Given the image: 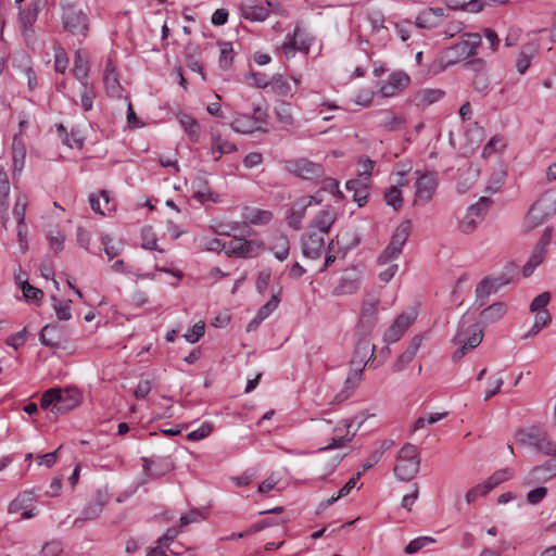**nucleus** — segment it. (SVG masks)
I'll return each instance as SVG.
<instances>
[{"label":"nucleus","mask_w":556,"mask_h":556,"mask_svg":"<svg viewBox=\"0 0 556 556\" xmlns=\"http://www.w3.org/2000/svg\"><path fill=\"white\" fill-rule=\"evenodd\" d=\"M504 384V379L500 374L494 375L490 379L489 388L484 395V401L490 400L492 396L497 394L501 391V388Z\"/></svg>","instance_id":"obj_63"},{"label":"nucleus","mask_w":556,"mask_h":556,"mask_svg":"<svg viewBox=\"0 0 556 556\" xmlns=\"http://www.w3.org/2000/svg\"><path fill=\"white\" fill-rule=\"evenodd\" d=\"M210 135L212 153H218V155L214 157V161H218L223 154H229L237 151V146L224 138L218 130L212 129Z\"/></svg>","instance_id":"obj_23"},{"label":"nucleus","mask_w":556,"mask_h":556,"mask_svg":"<svg viewBox=\"0 0 556 556\" xmlns=\"http://www.w3.org/2000/svg\"><path fill=\"white\" fill-rule=\"evenodd\" d=\"M514 476V470L510 468H503L496 470L492 476H490L485 481L489 485L494 489L501 483L509 480Z\"/></svg>","instance_id":"obj_49"},{"label":"nucleus","mask_w":556,"mask_h":556,"mask_svg":"<svg viewBox=\"0 0 556 556\" xmlns=\"http://www.w3.org/2000/svg\"><path fill=\"white\" fill-rule=\"evenodd\" d=\"M72 72L73 75L79 80L87 78L89 73V60L88 55L83 50H77L75 52L74 66Z\"/></svg>","instance_id":"obj_35"},{"label":"nucleus","mask_w":556,"mask_h":556,"mask_svg":"<svg viewBox=\"0 0 556 556\" xmlns=\"http://www.w3.org/2000/svg\"><path fill=\"white\" fill-rule=\"evenodd\" d=\"M397 464L394 467L395 476L402 481L412 480L419 471L420 459L417 447L405 444L397 453Z\"/></svg>","instance_id":"obj_6"},{"label":"nucleus","mask_w":556,"mask_h":556,"mask_svg":"<svg viewBox=\"0 0 556 556\" xmlns=\"http://www.w3.org/2000/svg\"><path fill=\"white\" fill-rule=\"evenodd\" d=\"M60 329L59 326L55 324H48L43 326L39 333V340L41 344L54 348L58 346L60 343Z\"/></svg>","instance_id":"obj_34"},{"label":"nucleus","mask_w":556,"mask_h":556,"mask_svg":"<svg viewBox=\"0 0 556 556\" xmlns=\"http://www.w3.org/2000/svg\"><path fill=\"white\" fill-rule=\"evenodd\" d=\"M494 282H496V280L485 277L477 285L475 305H478V307L484 306L488 303L489 296L497 292Z\"/></svg>","instance_id":"obj_29"},{"label":"nucleus","mask_w":556,"mask_h":556,"mask_svg":"<svg viewBox=\"0 0 556 556\" xmlns=\"http://www.w3.org/2000/svg\"><path fill=\"white\" fill-rule=\"evenodd\" d=\"M12 157L14 170H22L26 157V147L20 135H15L12 142Z\"/></svg>","instance_id":"obj_37"},{"label":"nucleus","mask_w":556,"mask_h":556,"mask_svg":"<svg viewBox=\"0 0 556 556\" xmlns=\"http://www.w3.org/2000/svg\"><path fill=\"white\" fill-rule=\"evenodd\" d=\"M264 248L263 242L256 240H247L233 236V238L226 242L225 253L228 256L236 257H254L258 254L260 250Z\"/></svg>","instance_id":"obj_10"},{"label":"nucleus","mask_w":556,"mask_h":556,"mask_svg":"<svg viewBox=\"0 0 556 556\" xmlns=\"http://www.w3.org/2000/svg\"><path fill=\"white\" fill-rule=\"evenodd\" d=\"M180 122L190 139L197 141L200 135V126L197 121L189 116H185V118H182Z\"/></svg>","instance_id":"obj_61"},{"label":"nucleus","mask_w":556,"mask_h":556,"mask_svg":"<svg viewBox=\"0 0 556 556\" xmlns=\"http://www.w3.org/2000/svg\"><path fill=\"white\" fill-rule=\"evenodd\" d=\"M415 203H427L429 202L438 187V176L435 172H427L420 175L415 184Z\"/></svg>","instance_id":"obj_11"},{"label":"nucleus","mask_w":556,"mask_h":556,"mask_svg":"<svg viewBox=\"0 0 556 556\" xmlns=\"http://www.w3.org/2000/svg\"><path fill=\"white\" fill-rule=\"evenodd\" d=\"M401 253L402 251H400L399 249L394 248L389 243L388 247L379 255L378 263L380 265L389 264L392 261L396 260Z\"/></svg>","instance_id":"obj_62"},{"label":"nucleus","mask_w":556,"mask_h":556,"mask_svg":"<svg viewBox=\"0 0 556 556\" xmlns=\"http://www.w3.org/2000/svg\"><path fill=\"white\" fill-rule=\"evenodd\" d=\"M346 189L349 191H354L353 200L358 203V206L366 204L368 198V189L366 185L358 180H349L346 182Z\"/></svg>","instance_id":"obj_40"},{"label":"nucleus","mask_w":556,"mask_h":556,"mask_svg":"<svg viewBox=\"0 0 556 556\" xmlns=\"http://www.w3.org/2000/svg\"><path fill=\"white\" fill-rule=\"evenodd\" d=\"M103 83L109 96L116 98L122 97L123 88L119 84L117 73L112 60H108L106 62L103 75Z\"/></svg>","instance_id":"obj_22"},{"label":"nucleus","mask_w":556,"mask_h":556,"mask_svg":"<svg viewBox=\"0 0 556 556\" xmlns=\"http://www.w3.org/2000/svg\"><path fill=\"white\" fill-rule=\"evenodd\" d=\"M220 48L219 53V66L223 70H228L233 61V48L231 42L220 41L218 42Z\"/></svg>","instance_id":"obj_44"},{"label":"nucleus","mask_w":556,"mask_h":556,"mask_svg":"<svg viewBox=\"0 0 556 556\" xmlns=\"http://www.w3.org/2000/svg\"><path fill=\"white\" fill-rule=\"evenodd\" d=\"M325 250L324 235L317 231H309L302 237V253L305 257L317 260Z\"/></svg>","instance_id":"obj_15"},{"label":"nucleus","mask_w":556,"mask_h":556,"mask_svg":"<svg viewBox=\"0 0 556 556\" xmlns=\"http://www.w3.org/2000/svg\"><path fill=\"white\" fill-rule=\"evenodd\" d=\"M422 337L415 336L407 349L399 356L397 361L393 365V370L395 372L402 371L416 356L420 345H421Z\"/></svg>","instance_id":"obj_24"},{"label":"nucleus","mask_w":556,"mask_h":556,"mask_svg":"<svg viewBox=\"0 0 556 556\" xmlns=\"http://www.w3.org/2000/svg\"><path fill=\"white\" fill-rule=\"evenodd\" d=\"M435 542V539L431 536H419L414 540H412L406 547L404 548V552L406 554H415L425 546L432 544Z\"/></svg>","instance_id":"obj_53"},{"label":"nucleus","mask_w":556,"mask_h":556,"mask_svg":"<svg viewBox=\"0 0 556 556\" xmlns=\"http://www.w3.org/2000/svg\"><path fill=\"white\" fill-rule=\"evenodd\" d=\"M444 96L445 91L442 89L425 88L415 92L412 101L417 108L426 109L440 101Z\"/></svg>","instance_id":"obj_21"},{"label":"nucleus","mask_w":556,"mask_h":556,"mask_svg":"<svg viewBox=\"0 0 556 556\" xmlns=\"http://www.w3.org/2000/svg\"><path fill=\"white\" fill-rule=\"evenodd\" d=\"M40 9V0H35L21 10L18 14L20 27H33Z\"/></svg>","instance_id":"obj_32"},{"label":"nucleus","mask_w":556,"mask_h":556,"mask_svg":"<svg viewBox=\"0 0 556 556\" xmlns=\"http://www.w3.org/2000/svg\"><path fill=\"white\" fill-rule=\"evenodd\" d=\"M233 131L239 134H251L255 130H260L261 127L255 125L253 117L247 114L238 115L230 124Z\"/></svg>","instance_id":"obj_33"},{"label":"nucleus","mask_w":556,"mask_h":556,"mask_svg":"<svg viewBox=\"0 0 556 556\" xmlns=\"http://www.w3.org/2000/svg\"><path fill=\"white\" fill-rule=\"evenodd\" d=\"M285 169L296 177L315 182L321 181L325 176V170L321 164L315 163L305 157L286 161Z\"/></svg>","instance_id":"obj_8"},{"label":"nucleus","mask_w":556,"mask_h":556,"mask_svg":"<svg viewBox=\"0 0 556 556\" xmlns=\"http://www.w3.org/2000/svg\"><path fill=\"white\" fill-rule=\"evenodd\" d=\"M380 300L368 298L364 300L361 308L359 320L355 326V338H368L378 321Z\"/></svg>","instance_id":"obj_7"},{"label":"nucleus","mask_w":556,"mask_h":556,"mask_svg":"<svg viewBox=\"0 0 556 556\" xmlns=\"http://www.w3.org/2000/svg\"><path fill=\"white\" fill-rule=\"evenodd\" d=\"M80 393L77 389H60L56 388V396L52 413L66 414L67 412L77 407L80 403Z\"/></svg>","instance_id":"obj_12"},{"label":"nucleus","mask_w":556,"mask_h":556,"mask_svg":"<svg viewBox=\"0 0 556 556\" xmlns=\"http://www.w3.org/2000/svg\"><path fill=\"white\" fill-rule=\"evenodd\" d=\"M298 30L295 29L292 35H288L281 49L287 58L293 56L296 51H301L305 54L309 51V43L305 40L298 41Z\"/></svg>","instance_id":"obj_31"},{"label":"nucleus","mask_w":556,"mask_h":556,"mask_svg":"<svg viewBox=\"0 0 556 556\" xmlns=\"http://www.w3.org/2000/svg\"><path fill=\"white\" fill-rule=\"evenodd\" d=\"M480 45L481 36L479 34H464L458 42L443 51L441 61L445 66L454 65L463 60L468 59L471 55H475Z\"/></svg>","instance_id":"obj_4"},{"label":"nucleus","mask_w":556,"mask_h":556,"mask_svg":"<svg viewBox=\"0 0 556 556\" xmlns=\"http://www.w3.org/2000/svg\"><path fill=\"white\" fill-rule=\"evenodd\" d=\"M242 217L245 223L252 225H265L268 224L273 219V213L267 210L253 208V207H244Z\"/></svg>","instance_id":"obj_30"},{"label":"nucleus","mask_w":556,"mask_h":556,"mask_svg":"<svg viewBox=\"0 0 556 556\" xmlns=\"http://www.w3.org/2000/svg\"><path fill=\"white\" fill-rule=\"evenodd\" d=\"M316 429L331 434V443L320 447L319 451L334 450L345 446L353 440L356 431H351L352 421L344 419L333 425V421L327 418L314 419Z\"/></svg>","instance_id":"obj_2"},{"label":"nucleus","mask_w":556,"mask_h":556,"mask_svg":"<svg viewBox=\"0 0 556 556\" xmlns=\"http://www.w3.org/2000/svg\"><path fill=\"white\" fill-rule=\"evenodd\" d=\"M545 429L540 426H531L529 428L518 429L515 433V438L518 443L531 447H535L539 439L543 434Z\"/></svg>","instance_id":"obj_26"},{"label":"nucleus","mask_w":556,"mask_h":556,"mask_svg":"<svg viewBox=\"0 0 556 556\" xmlns=\"http://www.w3.org/2000/svg\"><path fill=\"white\" fill-rule=\"evenodd\" d=\"M412 231V224L409 220L402 222L395 229L390 244L394 248L399 249L400 251L403 250L404 244L406 243L407 239L409 238Z\"/></svg>","instance_id":"obj_36"},{"label":"nucleus","mask_w":556,"mask_h":556,"mask_svg":"<svg viewBox=\"0 0 556 556\" xmlns=\"http://www.w3.org/2000/svg\"><path fill=\"white\" fill-rule=\"evenodd\" d=\"M364 374L362 369H351L343 390H341L332 400L331 404H340L348 400L355 389L358 387L359 382L363 380Z\"/></svg>","instance_id":"obj_20"},{"label":"nucleus","mask_w":556,"mask_h":556,"mask_svg":"<svg viewBox=\"0 0 556 556\" xmlns=\"http://www.w3.org/2000/svg\"><path fill=\"white\" fill-rule=\"evenodd\" d=\"M532 60V49H522L516 61V68L519 74H525L529 68Z\"/></svg>","instance_id":"obj_56"},{"label":"nucleus","mask_w":556,"mask_h":556,"mask_svg":"<svg viewBox=\"0 0 556 556\" xmlns=\"http://www.w3.org/2000/svg\"><path fill=\"white\" fill-rule=\"evenodd\" d=\"M213 425L211 422H203L198 429L189 432L187 439L190 441H199L211 434Z\"/></svg>","instance_id":"obj_60"},{"label":"nucleus","mask_w":556,"mask_h":556,"mask_svg":"<svg viewBox=\"0 0 556 556\" xmlns=\"http://www.w3.org/2000/svg\"><path fill=\"white\" fill-rule=\"evenodd\" d=\"M551 301V293L545 291L535 296L531 304H530V311L531 312H545L546 306L548 305Z\"/></svg>","instance_id":"obj_58"},{"label":"nucleus","mask_w":556,"mask_h":556,"mask_svg":"<svg viewBox=\"0 0 556 556\" xmlns=\"http://www.w3.org/2000/svg\"><path fill=\"white\" fill-rule=\"evenodd\" d=\"M416 316L413 314H400L392 325L386 330L383 339L387 343L397 342L406 332V330L414 324Z\"/></svg>","instance_id":"obj_14"},{"label":"nucleus","mask_w":556,"mask_h":556,"mask_svg":"<svg viewBox=\"0 0 556 556\" xmlns=\"http://www.w3.org/2000/svg\"><path fill=\"white\" fill-rule=\"evenodd\" d=\"M312 205V200L306 198H298L292 204L287 216L289 227L294 230L301 229L302 220L306 215V210Z\"/></svg>","instance_id":"obj_17"},{"label":"nucleus","mask_w":556,"mask_h":556,"mask_svg":"<svg viewBox=\"0 0 556 556\" xmlns=\"http://www.w3.org/2000/svg\"><path fill=\"white\" fill-rule=\"evenodd\" d=\"M479 223V219L467 212L464 218L459 222V229L464 233H471L475 231Z\"/></svg>","instance_id":"obj_64"},{"label":"nucleus","mask_w":556,"mask_h":556,"mask_svg":"<svg viewBox=\"0 0 556 556\" xmlns=\"http://www.w3.org/2000/svg\"><path fill=\"white\" fill-rule=\"evenodd\" d=\"M361 286V278L357 275H344L332 290V295H350L357 292Z\"/></svg>","instance_id":"obj_25"},{"label":"nucleus","mask_w":556,"mask_h":556,"mask_svg":"<svg viewBox=\"0 0 556 556\" xmlns=\"http://www.w3.org/2000/svg\"><path fill=\"white\" fill-rule=\"evenodd\" d=\"M432 13H429V11L426 9L422 12H420L415 21V24L419 28L425 29H431L439 25L438 21H435V17L431 15Z\"/></svg>","instance_id":"obj_55"},{"label":"nucleus","mask_w":556,"mask_h":556,"mask_svg":"<svg viewBox=\"0 0 556 556\" xmlns=\"http://www.w3.org/2000/svg\"><path fill=\"white\" fill-rule=\"evenodd\" d=\"M355 349L352 358V365H355V369H364L367 362L374 356L375 345L370 344L367 338H355Z\"/></svg>","instance_id":"obj_16"},{"label":"nucleus","mask_w":556,"mask_h":556,"mask_svg":"<svg viewBox=\"0 0 556 556\" xmlns=\"http://www.w3.org/2000/svg\"><path fill=\"white\" fill-rule=\"evenodd\" d=\"M106 504V498L101 492H98L96 498L89 502L83 509L81 516L76 518L74 521V526H79L84 521L94 520L100 517L104 505Z\"/></svg>","instance_id":"obj_19"},{"label":"nucleus","mask_w":556,"mask_h":556,"mask_svg":"<svg viewBox=\"0 0 556 556\" xmlns=\"http://www.w3.org/2000/svg\"><path fill=\"white\" fill-rule=\"evenodd\" d=\"M279 293L273 294L271 298L258 309L256 318L263 320L267 318L279 305Z\"/></svg>","instance_id":"obj_54"},{"label":"nucleus","mask_w":556,"mask_h":556,"mask_svg":"<svg viewBox=\"0 0 556 556\" xmlns=\"http://www.w3.org/2000/svg\"><path fill=\"white\" fill-rule=\"evenodd\" d=\"M21 289L23 292V296L27 302L33 303L38 306L40 305L42 298H43L42 290L31 286L30 283H28V281H23L21 283Z\"/></svg>","instance_id":"obj_43"},{"label":"nucleus","mask_w":556,"mask_h":556,"mask_svg":"<svg viewBox=\"0 0 556 556\" xmlns=\"http://www.w3.org/2000/svg\"><path fill=\"white\" fill-rule=\"evenodd\" d=\"M28 201L27 197L25 194H20L16 198L14 207H13V215L16 218L17 224L25 223V214L27 210Z\"/></svg>","instance_id":"obj_52"},{"label":"nucleus","mask_w":556,"mask_h":556,"mask_svg":"<svg viewBox=\"0 0 556 556\" xmlns=\"http://www.w3.org/2000/svg\"><path fill=\"white\" fill-rule=\"evenodd\" d=\"M51 301L59 320H70L72 318L71 300H60L58 296L51 295Z\"/></svg>","instance_id":"obj_41"},{"label":"nucleus","mask_w":556,"mask_h":556,"mask_svg":"<svg viewBox=\"0 0 556 556\" xmlns=\"http://www.w3.org/2000/svg\"><path fill=\"white\" fill-rule=\"evenodd\" d=\"M406 119L402 114H388L381 123V126L389 131L397 130L403 127Z\"/></svg>","instance_id":"obj_48"},{"label":"nucleus","mask_w":556,"mask_h":556,"mask_svg":"<svg viewBox=\"0 0 556 556\" xmlns=\"http://www.w3.org/2000/svg\"><path fill=\"white\" fill-rule=\"evenodd\" d=\"M556 213V191L544 192L529 208L525 218V229L531 231L544 224Z\"/></svg>","instance_id":"obj_3"},{"label":"nucleus","mask_w":556,"mask_h":556,"mask_svg":"<svg viewBox=\"0 0 556 556\" xmlns=\"http://www.w3.org/2000/svg\"><path fill=\"white\" fill-rule=\"evenodd\" d=\"M35 501V496L31 491H24L20 493L9 505V513L14 514L22 509L28 508L33 502Z\"/></svg>","instance_id":"obj_39"},{"label":"nucleus","mask_w":556,"mask_h":556,"mask_svg":"<svg viewBox=\"0 0 556 556\" xmlns=\"http://www.w3.org/2000/svg\"><path fill=\"white\" fill-rule=\"evenodd\" d=\"M61 21L63 28L78 40L85 39L89 31V20L87 14L70 2H61Z\"/></svg>","instance_id":"obj_5"},{"label":"nucleus","mask_w":556,"mask_h":556,"mask_svg":"<svg viewBox=\"0 0 556 556\" xmlns=\"http://www.w3.org/2000/svg\"><path fill=\"white\" fill-rule=\"evenodd\" d=\"M483 339V329L478 323H470L464 315L458 324L457 331L453 338L455 344L459 348L453 354V359L458 361L464 357L468 351L477 348Z\"/></svg>","instance_id":"obj_1"},{"label":"nucleus","mask_w":556,"mask_h":556,"mask_svg":"<svg viewBox=\"0 0 556 556\" xmlns=\"http://www.w3.org/2000/svg\"><path fill=\"white\" fill-rule=\"evenodd\" d=\"M384 200L389 206H392L395 211H399L403 204L402 191L397 186L390 187L384 192Z\"/></svg>","instance_id":"obj_46"},{"label":"nucleus","mask_w":556,"mask_h":556,"mask_svg":"<svg viewBox=\"0 0 556 556\" xmlns=\"http://www.w3.org/2000/svg\"><path fill=\"white\" fill-rule=\"evenodd\" d=\"M193 198L197 199L201 203H204V202H214V203H216V202H219V199H220L219 194L213 192L207 187V184L204 180H201L198 184V188H197V190L193 193Z\"/></svg>","instance_id":"obj_42"},{"label":"nucleus","mask_w":556,"mask_h":556,"mask_svg":"<svg viewBox=\"0 0 556 556\" xmlns=\"http://www.w3.org/2000/svg\"><path fill=\"white\" fill-rule=\"evenodd\" d=\"M54 70L64 73L68 66V56L60 45H54Z\"/></svg>","instance_id":"obj_51"},{"label":"nucleus","mask_w":556,"mask_h":556,"mask_svg":"<svg viewBox=\"0 0 556 556\" xmlns=\"http://www.w3.org/2000/svg\"><path fill=\"white\" fill-rule=\"evenodd\" d=\"M274 252L275 257L282 262L287 260L290 253V242L287 236L280 233L274 239V243L270 248Z\"/></svg>","instance_id":"obj_38"},{"label":"nucleus","mask_w":556,"mask_h":556,"mask_svg":"<svg viewBox=\"0 0 556 556\" xmlns=\"http://www.w3.org/2000/svg\"><path fill=\"white\" fill-rule=\"evenodd\" d=\"M241 15L252 22H263L269 16V9L260 4L244 2L240 7Z\"/></svg>","instance_id":"obj_28"},{"label":"nucleus","mask_w":556,"mask_h":556,"mask_svg":"<svg viewBox=\"0 0 556 556\" xmlns=\"http://www.w3.org/2000/svg\"><path fill=\"white\" fill-rule=\"evenodd\" d=\"M545 473H549V477L556 476V463L547 460L542 465L535 466L531 470V475L535 479L542 478Z\"/></svg>","instance_id":"obj_57"},{"label":"nucleus","mask_w":556,"mask_h":556,"mask_svg":"<svg viewBox=\"0 0 556 556\" xmlns=\"http://www.w3.org/2000/svg\"><path fill=\"white\" fill-rule=\"evenodd\" d=\"M493 489L489 485L486 481L477 484L472 489H470L465 496L466 503L470 504L475 502L479 496H485L488 493H490Z\"/></svg>","instance_id":"obj_50"},{"label":"nucleus","mask_w":556,"mask_h":556,"mask_svg":"<svg viewBox=\"0 0 556 556\" xmlns=\"http://www.w3.org/2000/svg\"><path fill=\"white\" fill-rule=\"evenodd\" d=\"M534 448L544 455L556 456V444L551 440L546 430H544Z\"/></svg>","instance_id":"obj_47"},{"label":"nucleus","mask_w":556,"mask_h":556,"mask_svg":"<svg viewBox=\"0 0 556 556\" xmlns=\"http://www.w3.org/2000/svg\"><path fill=\"white\" fill-rule=\"evenodd\" d=\"M409 84L410 77L408 74L403 71H395L381 84L379 92L383 98L393 97L406 89Z\"/></svg>","instance_id":"obj_13"},{"label":"nucleus","mask_w":556,"mask_h":556,"mask_svg":"<svg viewBox=\"0 0 556 556\" xmlns=\"http://www.w3.org/2000/svg\"><path fill=\"white\" fill-rule=\"evenodd\" d=\"M507 312L506 304L503 302H495L488 307H485L480 313V324L482 325H491L504 317Z\"/></svg>","instance_id":"obj_27"},{"label":"nucleus","mask_w":556,"mask_h":556,"mask_svg":"<svg viewBox=\"0 0 556 556\" xmlns=\"http://www.w3.org/2000/svg\"><path fill=\"white\" fill-rule=\"evenodd\" d=\"M337 220V211L331 205H326L312 219L311 227L325 235L328 233Z\"/></svg>","instance_id":"obj_18"},{"label":"nucleus","mask_w":556,"mask_h":556,"mask_svg":"<svg viewBox=\"0 0 556 556\" xmlns=\"http://www.w3.org/2000/svg\"><path fill=\"white\" fill-rule=\"evenodd\" d=\"M553 232L554 228L552 226H547L544 229L540 240L534 245L528 262L522 267L523 277L531 276L534 269L544 262L547 253V247L552 242Z\"/></svg>","instance_id":"obj_9"},{"label":"nucleus","mask_w":556,"mask_h":556,"mask_svg":"<svg viewBox=\"0 0 556 556\" xmlns=\"http://www.w3.org/2000/svg\"><path fill=\"white\" fill-rule=\"evenodd\" d=\"M492 200L488 197H481L479 201L472 205H470L467 212L473 215L480 222L483 219V216L486 214L490 208Z\"/></svg>","instance_id":"obj_45"},{"label":"nucleus","mask_w":556,"mask_h":556,"mask_svg":"<svg viewBox=\"0 0 556 556\" xmlns=\"http://www.w3.org/2000/svg\"><path fill=\"white\" fill-rule=\"evenodd\" d=\"M269 86H271L273 90L279 96H287L290 90L289 84L281 75H274L269 80Z\"/></svg>","instance_id":"obj_59"}]
</instances>
